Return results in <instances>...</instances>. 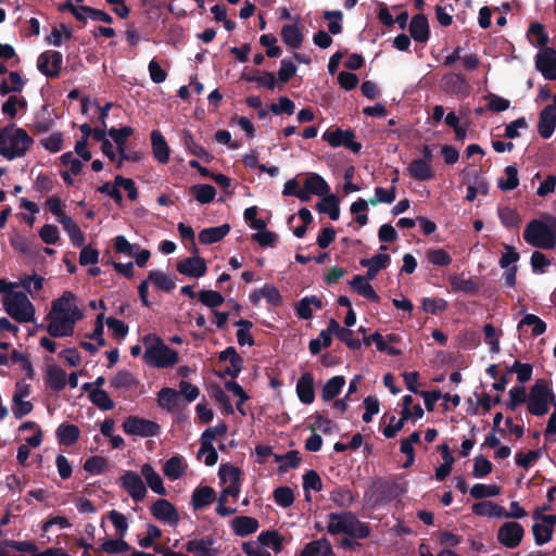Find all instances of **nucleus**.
<instances>
[{
    "instance_id": "55",
    "label": "nucleus",
    "mask_w": 556,
    "mask_h": 556,
    "mask_svg": "<svg viewBox=\"0 0 556 556\" xmlns=\"http://www.w3.org/2000/svg\"><path fill=\"white\" fill-rule=\"evenodd\" d=\"M137 384V380L129 371H119L111 380V386L115 389L129 390Z\"/></svg>"
},
{
    "instance_id": "57",
    "label": "nucleus",
    "mask_w": 556,
    "mask_h": 556,
    "mask_svg": "<svg viewBox=\"0 0 556 556\" xmlns=\"http://www.w3.org/2000/svg\"><path fill=\"white\" fill-rule=\"evenodd\" d=\"M532 326V334L538 337L545 332L546 324L533 314H527L521 321L518 324V329H521L523 326Z\"/></svg>"
},
{
    "instance_id": "8",
    "label": "nucleus",
    "mask_w": 556,
    "mask_h": 556,
    "mask_svg": "<svg viewBox=\"0 0 556 556\" xmlns=\"http://www.w3.org/2000/svg\"><path fill=\"white\" fill-rule=\"evenodd\" d=\"M122 427L128 435L150 438L160 433V426L156 422L137 416L127 417Z\"/></svg>"
},
{
    "instance_id": "52",
    "label": "nucleus",
    "mask_w": 556,
    "mask_h": 556,
    "mask_svg": "<svg viewBox=\"0 0 556 556\" xmlns=\"http://www.w3.org/2000/svg\"><path fill=\"white\" fill-rule=\"evenodd\" d=\"M181 140H182V143L185 146V148L193 155L198 156V157H202V159H206L208 160L210 155L208 153L206 152V150L201 147L200 144H198L193 138V136L191 135V132L189 130H184L182 131V135H181Z\"/></svg>"
},
{
    "instance_id": "59",
    "label": "nucleus",
    "mask_w": 556,
    "mask_h": 556,
    "mask_svg": "<svg viewBox=\"0 0 556 556\" xmlns=\"http://www.w3.org/2000/svg\"><path fill=\"white\" fill-rule=\"evenodd\" d=\"M60 11H70L78 21L86 22L89 17L90 7L75 5L73 0H66L64 4L60 5Z\"/></svg>"
},
{
    "instance_id": "42",
    "label": "nucleus",
    "mask_w": 556,
    "mask_h": 556,
    "mask_svg": "<svg viewBox=\"0 0 556 556\" xmlns=\"http://www.w3.org/2000/svg\"><path fill=\"white\" fill-rule=\"evenodd\" d=\"M215 498V491L211 486L195 489L192 494V505L195 509L210 505Z\"/></svg>"
},
{
    "instance_id": "44",
    "label": "nucleus",
    "mask_w": 556,
    "mask_h": 556,
    "mask_svg": "<svg viewBox=\"0 0 556 556\" xmlns=\"http://www.w3.org/2000/svg\"><path fill=\"white\" fill-rule=\"evenodd\" d=\"M321 308V301L316 296H306L302 299L298 305V315L300 318L308 319L314 311Z\"/></svg>"
},
{
    "instance_id": "29",
    "label": "nucleus",
    "mask_w": 556,
    "mask_h": 556,
    "mask_svg": "<svg viewBox=\"0 0 556 556\" xmlns=\"http://www.w3.org/2000/svg\"><path fill=\"white\" fill-rule=\"evenodd\" d=\"M332 553V546L326 538L312 541L305 545L302 556H329Z\"/></svg>"
},
{
    "instance_id": "7",
    "label": "nucleus",
    "mask_w": 556,
    "mask_h": 556,
    "mask_svg": "<svg viewBox=\"0 0 556 556\" xmlns=\"http://www.w3.org/2000/svg\"><path fill=\"white\" fill-rule=\"evenodd\" d=\"M555 400L553 390L545 380L539 379L531 387L527 407L530 414L534 416H543L549 409V404Z\"/></svg>"
},
{
    "instance_id": "28",
    "label": "nucleus",
    "mask_w": 556,
    "mask_h": 556,
    "mask_svg": "<svg viewBox=\"0 0 556 556\" xmlns=\"http://www.w3.org/2000/svg\"><path fill=\"white\" fill-rule=\"evenodd\" d=\"M230 231V226L224 224L217 227L205 228L199 233V240L203 244H212L220 241Z\"/></svg>"
},
{
    "instance_id": "22",
    "label": "nucleus",
    "mask_w": 556,
    "mask_h": 556,
    "mask_svg": "<svg viewBox=\"0 0 556 556\" xmlns=\"http://www.w3.org/2000/svg\"><path fill=\"white\" fill-rule=\"evenodd\" d=\"M151 144L154 157L162 164L169 161V147L159 130L151 132Z\"/></svg>"
},
{
    "instance_id": "54",
    "label": "nucleus",
    "mask_w": 556,
    "mask_h": 556,
    "mask_svg": "<svg viewBox=\"0 0 556 556\" xmlns=\"http://www.w3.org/2000/svg\"><path fill=\"white\" fill-rule=\"evenodd\" d=\"M497 215H498L501 223L507 228L518 226L521 220L518 212L515 208L509 207V206L498 207Z\"/></svg>"
},
{
    "instance_id": "36",
    "label": "nucleus",
    "mask_w": 556,
    "mask_h": 556,
    "mask_svg": "<svg viewBox=\"0 0 556 556\" xmlns=\"http://www.w3.org/2000/svg\"><path fill=\"white\" fill-rule=\"evenodd\" d=\"M266 549L271 548L275 553H280L282 549L283 536L277 531H263L256 539Z\"/></svg>"
},
{
    "instance_id": "19",
    "label": "nucleus",
    "mask_w": 556,
    "mask_h": 556,
    "mask_svg": "<svg viewBox=\"0 0 556 556\" xmlns=\"http://www.w3.org/2000/svg\"><path fill=\"white\" fill-rule=\"evenodd\" d=\"M556 128V113L551 105L545 106L539 117L538 130L542 138H549Z\"/></svg>"
},
{
    "instance_id": "61",
    "label": "nucleus",
    "mask_w": 556,
    "mask_h": 556,
    "mask_svg": "<svg viewBox=\"0 0 556 556\" xmlns=\"http://www.w3.org/2000/svg\"><path fill=\"white\" fill-rule=\"evenodd\" d=\"M218 476L223 484L240 482V470L230 464L222 465L218 470Z\"/></svg>"
},
{
    "instance_id": "16",
    "label": "nucleus",
    "mask_w": 556,
    "mask_h": 556,
    "mask_svg": "<svg viewBox=\"0 0 556 556\" xmlns=\"http://www.w3.org/2000/svg\"><path fill=\"white\" fill-rule=\"evenodd\" d=\"M185 548L195 556H216L219 552L212 536L189 540Z\"/></svg>"
},
{
    "instance_id": "62",
    "label": "nucleus",
    "mask_w": 556,
    "mask_h": 556,
    "mask_svg": "<svg viewBox=\"0 0 556 556\" xmlns=\"http://www.w3.org/2000/svg\"><path fill=\"white\" fill-rule=\"evenodd\" d=\"M192 191L197 201L202 204L211 203L216 195V190L211 185L194 186Z\"/></svg>"
},
{
    "instance_id": "20",
    "label": "nucleus",
    "mask_w": 556,
    "mask_h": 556,
    "mask_svg": "<svg viewBox=\"0 0 556 556\" xmlns=\"http://www.w3.org/2000/svg\"><path fill=\"white\" fill-rule=\"evenodd\" d=\"M55 118L53 110L45 104L36 112L31 127L38 132H46L54 125Z\"/></svg>"
},
{
    "instance_id": "58",
    "label": "nucleus",
    "mask_w": 556,
    "mask_h": 556,
    "mask_svg": "<svg viewBox=\"0 0 556 556\" xmlns=\"http://www.w3.org/2000/svg\"><path fill=\"white\" fill-rule=\"evenodd\" d=\"M101 549L108 554H121L128 552L130 547L128 543L124 541V538L119 536L118 539L105 540L101 545Z\"/></svg>"
},
{
    "instance_id": "53",
    "label": "nucleus",
    "mask_w": 556,
    "mask_h": 556,
    "mask_svg": "<svg viewBox=\"0 0 556 556\" xmlns=\"http://www.w3.org/2000/svg\"><path fill=\"white\" fill-rule=\"evenodd\" d=\"M72 35V30L65 24H60L52 28L50 35L47 37V41L49 45L60 47L63 40L70 39Z\"/></svg>"
},
{
    "instance_id": "4",
    "label": "nucleus",
    "mask_w": 556,
    "mask_h": 556,
    "mask_svg": "<svg viewBox=\"0 0 556 556\" xmlns=\"http://www.w3.org/2000/svg\"><path fill=\"white\" fill-rule=\"evenodd\" d=\"M146 348L143 361L156 368H167L176 365L179 361L178 353L167 346L161 338L155 334H148L143 338Z\"/></svg>"
},
{
    "instance_id": "11",
    "label": "nucleus",
    "mask_w": 556,
    "mask_h": 556,
    "mask_svg": "<svg viewBox=\"0 0 556 556\" xmlns=\"http://www.w3.org/2000/svg\"><path fill=\"white\" fill-rule=\"evenodd\" d=\"M63 56L61 52L48 50L37 59L38 71L47 77H58L62 70Z\"/></svg>"
},
{
    "instance_id": "30",
    "label": "nucleus",
    "mask_w": 556,
    "mask_h": 556,
    "mask_svg": "<svg viewBox=\"0 0 556 556\" xmlns=\"http://www.w3.org/2000/svg\"><path fill=\"white\" fill-rule=\"evenodd\" d=\"M220 361L229 362L230 366L226 368V374L237 377L242 369V358L233 348H227L219 355Z\"/></svg>"
},
{
    "instance_id": "32",
    "label": "nucleus",
    "mask_w": 556,
    "mask_h": 556,
    "mask_svg": "<svg viewBox=\"0 0 556 556\" xmlns=\"http://www.w3.org/2000/svg\"><path fill=\"white\" fill-rule=\"evenodd\" d=\"M304 187H306V189L313 194L319 197L326 195L330 190L327 181L315 173H309L307 175L306 179L304 180Z\"/></svg>"
},
{
    "instance_id": "23",
    "label": "nucleus",
    "mask_w": 556,
    "mask_h": 556,
    "mask_svg": "<svg viewBox=\"0 0 556 556\" xmlns=\"http://www.w3.org/2000/svg\"><path fill=\"white\" fill-rule=\"evenodd\" d=\"M407 175L416 180H430L434 176L433 168L427 161L414 160L406 168Z\"/></svg>"
},
{
    "instance_id": "6",
    "label": "nucleus",
    "mask_w": 556,
    "mask_h": 556,
    "mask_svg": "<svg viewBox=\"0 0 556 556\" xmlns=\"http://www.w3.org/2000/svg\"><path fill=\"white\" fill-rule=\"evenodd\" d=\"M2 304L5 312L17 323L24 324L34 320L35 306L24 292L10 293L4 295Z\"/></svg>"
},
{
    "instance_id": "2",
    "label": "nucleus",
    "mask_w": 556,
    "mask_h": 556,
    "mask_svg": "<svg viewBox=\"0 0 556 556\" xmlns=\"http://www.w3.org/2000/svg\"><path fill=\"white\" fill-rule=\"evenodd\" d=\"M33 144L34 139L16 124L0 128V155L5 160L13 161L25 156Z\"/></svg>"
},
{
    "instance_id": "10",
    "label": "nucleus",
    "mask_w": 556,
    "mask_h": 556,
    "mask_svg": "<svg viewBox=\"0 0 556 556\" xmlns=\"http://www.w3.org/2000/svg\"><path fill=\"white\" fill-rule=\"evenodd\" d=\"M354 131L350 129H328L323 135V139L327 141L331 147L338 148L343 146L346 149L351 150L352 152L357 153L361 151L362 144L359 142L354 141Z\"/></svg>"
},
{
    "instance_id": "49",
    "label": "nucleus",
    "mask_w": 556,
    "mask_h": 556,
    "mask_svg": "<svg viewBox=\"0 0 556 556\" xmlns=\"http://www.w3.org/2000/svg\"><path fill=\"white\" fill-rule=\"evenodd\" d=\"M519 185L518 170L515 166L509 165L504 170V176L498 179V187L503 191H510Z\"/></svg>"
},
{
    "instance_id": "40",
    "label": "nucleus",
    "mask_w": 556,
    "mask_h": 556,
    "mask_svg": "<svg viewBox=\"0 0 556 556\" xmlns=\"http://www.w3.org/2000/svg\"><path fill=\"white\" fill-rule=\"evenodd\" d=\"M472 511L478 516L488 517H504V515H506L504 507L492 502L477 503L472 506Z\"/></svg>"
},
{
    "instance_id": "33",
    "label": "nucleus",
    "mask_w": 556,
    "mask_h": 556,
    "mask_svg": "<svg viewBox=\"0 0 556 556\" xmlns=\"http://www.w3.org/2000/svg\"><path fill=\"white\" fill-rule=\"evenodd\" d=\"M345 386L343 376H334L330 378L323 387L321 399L326 402L333 400Z\"/></svg>"
},
{
    "instance_id": "18",
    "label": "nucleus",
    "mask_w": 556,
    "mask_h": 556,
    "mask_svg": "<svg viewBox=\"0 0 556 556\" xmlns=\"http://www.w3.org/2000/svg\"><path fill=\"white\" fill-rule=\"evenodd\" d=\"M441 86L446 92L457 96H465L469 90V86L465 78L459 74L454 73L443 76Z\"/></svg>"
},
{
    "instance_id": "5",
    "label": "nucleus",
    "mask_w": 556,
    "mask_h": 556,
    "mask_svg": "<svg viewBox=\"0 0 556 556\" xmlns=\"http://www.w3.org/2000/svg\"><path fill=\"white\" fill-rule=\"evenodd\" d=\"M327 531L332 534H346L354 539H365L369 535V528L359 521L352 513H331Z\"/></svg>"
},
{
    "instance_id": "45",
    "label": "nucleus",
    "mask_w": 556,
    "mask_h": 556,
    "mask_svg": "<svg viewBox=\"0 0 556 556\" xmlns=\"http://www.w3.org/2000/svg\"><path fill=\"white\" fill-rule=\"evenodd\" d=\"M134 129L129 126L122 127L119 129L111 128L109 130L110 137L114 140V142L117 146V152L118 154H122L123 157H127L126 151H125V143L126 139L132 135Z\"/></svg>"
},
{
    "instance_id": "24",
    "label": "nucleus",
    "mask_w": 556,
    "mask_h": 556,
    "mask_svg": "<svg viewBox=\"0 0 556 556\" xmlns=\"http://www.w3.org/2000/svg\"><path fill=\"white\" fill-rule=\"evenodd\" d=\"M187 469L184 457L176 455L167 459L163 466L164 475L172 481L181 478Z\"/></svg>"
},
{
    "instance_id": "64",
    "label": "nucleus",
    "mask_w": 556,
    "mask_h": 556,
    "mask_svg": "<svg viewBox=\"0 0 556 556\" xmlns=\"http://www.w3.org/2000/svg\"><path fill=\"white\" fill-rule=\"evenodd\" d=\"M45 282V278L37 275H26L21 278L20 285L25 289L27 293L33 295L34 292H37L42 289Z\"/></svg>"
},
{
    "instance_id": "43",
    "label": "nucleus",
    "mask_w": 556,
    "mask_h": 556,
    "mask_svg": "<svg viewBox=\"0 0 556 556\" xmlns=\"http://www.w3.org/2000/svg\"><path fill=\"white\" fill-rule=\"evenodd\" d=\"M66 374L59 366H50L47 370V383L53 390H62L66 386Z\"/></svg>"
},
{
    "instance_id": "60",
    "label": "nucleus",
    "mask_w": 556,
    "mask_h": 556,
    "mask_svg": "<svg viewBox=\"0 0 556 556\" xmlns=\"http://www.w3.org/2000/svg\"><path fill=\"white\" fill-rule=\"evenodd\" d=\"M330 500L338 507H349L353 503L354 497H353L352 492L349 489L338 488L331 492Z\"/></svg>"
},
{
    "instance_id": "41",
    "label": "nucleus",
    "mask_w": 556,
    "mask_h": 556,
    "mask_svg": "<svg viewBox=\"0 0 556 556\" xmlns=\"http://www.w3.org/2000/svg\"><path fill=\"white\" fill-rule=\"evenodd\" d=\"M317 208L320 213L328 214L332 220H337L340 216L339 200L334 194L325 195Z\"/></svg>"
},
{
    "instance_id": "13",
    "label": "nucleus",
    "mask_w": 556,
    "mask_h": 556,
    "mask_svg": "<svg viewBox=\"0 0 556 556\" xmlns=\"http://www.w3.org/2000/svg\"><path fill=\"white\" fill-rule=\"evenodd\" d=\"M523 534L525 531L521 525L508 521L498 529L497 539L504 546L514 548L520 544Z\"/></svg>"
},
{
    "instance_id": "27",
    "label": "nucleus",
    "mask_w": 556,
    "mask_h": 556,
    "mask_svg": "<svg viewBox=\"0 0 556 556\" xmlns=\"http://www.w3.org/2000/svg\"><path fill=\"white\" fill-rule=\"evenodd\" d=\"M231 528L237 535L245 536L258 529V521L250 516L236 517L231 521Z\"/></svg>"
},
{
    "instance_id": "48",
    "label": "nucleus",
    "mask_w": 556,
    "mask_h": 556,
    "mask_svg": "<svg viewBox=\"0 0 556 556\" xmlns=\"http://www.w3.org/2000/svg\"><path fill=\"white\" fill-rule=\"evenodd\" d=\"M178 391L172 388H163L157 395V403L167 410L174 409L178 405Z\"/></svg>"
},
{
    "instance_id": "34",
    "label": "nucleus",
    "mask_w": 556,
    "mask_h": 556,
    "mask_svg": "<svg viewBox=\"0 0 556 556\" xmlns=\"http://www.w3.org/2000/svg\"><path fill=\"white\" fill-rule=\"evenodd\" d=\"M25 80L17 72H11L0 85V93L2 96L8 93L21 92L24 89Z\"/></svg>"
},
{
    "instance_id": "3",
    "label": "nucleus",
    "mask_w": 556,
    "mask_h": 556,
    "mask_svg": "<svg viewBox=\"0 0 556 556\" xmlns=\"http://www.w3.org/2000/svg\"><path fill=\"white\" fill-rule=\"evenodd\" d=\"M523 240L538 249H554L556 247V218L544 215L540 219H532L523 230Z\"/></svg>"
},
{
    "instance_id": "50",
    "label": "nucleus",
    "mask_w": 556,
    "mask_h": 556,
    "mask_svg": "<svg viewBox=\"0 0 556 556\" xmlns=\"http://www.w3.org/2000/svg\"><path fill=\"white\" fill-rule=\"evenodd\" d=\"M401 418L396 419L395 416H392L390 418L389 425H387L383 429V435L388 439L394 438L397 432H400L406 420L410 419L413 417L412 413L401 412Z\"/></svg>"
},
{
    "instance_id": "15",
    "label": "nucleus",
    "mask_w": 556,
    "mask_h": 556,
    "mask_svg": "<svg viewBox=\"0 0 556 556\" xmlns=\"http://www.w3.org/2000/svg\"><path fill=\"white\" fill-rule=\"evenodd\" d=\"M151 513L157 520L170 527H176L179 522L176 508L166 500H157L152 505Z\"/></svg>"
},
{
    "instance_id": "39",
    "label": "nucleus",
    "mask_w": 556,
    "mask_h": 556,
    "mask_svg": "<svg viewBox=\"0 0 556 556\" xmlns=\"http://www.w3.org/2000/svg\"><path fill=\"white\" fill-rule=\"evenodd\" d=\"M283 42L291 48H300L303 41V34L296 25H285L281 29Z\"/></svg>"
},
{
    "instance_id": "17",
    "label": "nucleus",
    "mask_w": 556,
    "mask_h": 556,
    "mask_svg": "<svg viewBox=\"0 0 556 556\" xmlns=\"http://www.w3.org/2000/svg\"><path fill=\"white\" fill-rule=\"evenodd\" d=\"M177 270L185 276L192 278H200L204 276L207 270L206 262L204 258L195 255L188 257L177 263Z\"/></svg>"
},
{
    "instance_id": "46",
    "label": "nucleus",
    "mask_w": 556,
    "mask_h": 556,
    "mask_svg": "<svg viewBox=\"0 0 556 556\" xmlns=\"http://www.w3.org/2000/svg\"><path fill=\"white\" fill-rule=\"evenodd\" d=\"M149 281H151L155 288L161 291H170L175 287L174 279L160 270H152L148 276Z\"/></svg>"
},
{
    "instance_id": "51",
    "label": "nucleus",
    "mask_w": 556,
    "mask_h": 556,
    "mask_svg": "<svg viewBox=\"0 0 556 556\" xmlns=\"http://www.w3.org/2000/svg\"><path fill=\"white\" fill-rule=\"evenodd\" d=\"M262 298L266 299L270 304L277 305L281 301L278 289L274 286L266 285L252 294V301L257 303Z\"/></svg>"
},
{
    "instance_id": "56",
    "label": "nucleus",
    "mask_w": 556,
    "mask_h": 556,
    "mask_svg": "<svg viewBox=\"0 0 556 556\" xmlns=\"http://www.w3.org/2000/svg\"><path fill=\"white\" fill-rule=\"evenodd\" d=\"M500 492L501 489L496 484L477 483L470 489V495L475 498L493 497Z\"/></svg>"
},
{
    "instance_id": "38",
    "label": "nucleus",
    "mask_w": 556,
    "mask_h": 556,
    "mask_svg": "<svg viewBox=\"0 0 556 556\" xmlns=\"http://www.w3.org/2000/svg\"><path fill=\"white\" fill-rule=\"evenodd\" d=\"M60 224L63 226V229L66 231L74 245L78 248L84 245L85 236L71 216L63 217Z\"/></svg>"
},
{
    "instance_id": "21",
    "label": "nucleus",
    "mask_w": 556,
    "mask_h": 556,
    "mask_svg": "<svg viewBox=\"0 0 556 556\" xmlns=\"http://www.w3.org/2000/svg\"><path fill=\"white\" fill-rule=\"evenodd\" d=\"M314 379L309 372L303 374L296 382V394L304 404H311L315 400Z\"/></svg>"
},
{
    "instance_id": "63",
    "label": "nucleus",
    "mask_w": 556,
    "mask_h": 556,
    "mask_svg": "<svg viewBox=\"0 0 556 556\" xmlns=\"http://www.w3.org/2000/svg\"><path fill=\"white\" fill-rule=\"evenodd\" d=\"M274 500L283 508L290 507L294 502L293 491L289 486H279L274 491Z\"/></svg>"
},
{
    "instance_id": "9",
    "label": "nucleus",
    "mask_w": 556,
    "mask_h": 556,
    "mask_svg": "<svg viewBox=\"0 0 556 556\" xmlns=\"http://www.w3.org/2000/svg\"><path fill=\"white\" fill-rule=\"evenodd\" d=\"M31 387L24 380L15 383L14 393L12 396V413L15 418L20 419L31 413L34 405L28 397L30 395Z\"/></svg>"
},
{
    "instance_id": "47",
    "label": "nucleus",
    "mask_w": 556,
    "mask_h": 556,
    "mask_svg": "<svg viewBox=\"0 0 556 556\" xmlns=\"http://www.w3.org/2000/svg\"><path fill=\"white\" fill-rule=\"evenodd\" d=\"M450 282L453 290L462 291L469 294L476 293L479 289L478 283L475 280L470 278H465L462 275L452 276L450 278Z\"/></svg>"
},
{
    "instance_id": "31",
    "label": "nucleus",
    "mask_w": 556,
    "mask_h": 556,
    "mask_svg": "<svg viewBox=\"0 0 556 556\" xmlns=\"http://www.w3.org/2000/svg\"><path fill=\"white\" fill-rule=\"evenodd\" d=\"M409 33L416 41H426L429 36L427 18L424 15L414 16L409 25Z\"/></svg>"
},
{
    "instance_id": "12",
    "label": "nucleus",
    "mask_w": 556,
    "mask_h": 556,
    "mask_svg": "<svg viewBox=\"0 0 556 556\" xmlns=\"http://www.w3.org/2000/svg\"><path fill=\"white\" fill-rule=\"evenodd\" d=\"M535 67L545 79L556 80V50L541 48L535 56Z\"/></svg>"
},
{
    "instance_id": "25",
    "label": "nucleus",
    "mask_w": 556,
    "mask_h": 556,
    "mask_svg": "<svg viewBox=\"0 0 556 556\" xmlns=\"http://www.w3.org/2000/svg\"><path fill=\"white\" fill-rule=\"evenodd\" d=\"M141 475L144 478L149 488L159 495H165L166 489L159 472L150 464H144L141 467Z\"/></svg>"
},
{
    "instance_id": "35",
    "label": "nucleus",
    "mask_w": 556,
    "mask_h": 556,
    "mask_svg": "<svg viewBox=\"0 0 556 556\" xmlns=\"http://www.w3.org/2000/svg\"><path fill=\"white\" fill-rule=\"evenodd\" d=\"M352 289L356 291L362 296L377 302L379 301V296L369 283L368 279H366L363 276H356L354 279L350 282Z\"/></svg>"
},
{
    "instance_id": "37",
    "label": "nucleus",
    "mask_w": 556,
    "mask_h": 556,
    "mask_svg": "<svg viewBox=\"0 0 556 556\" xmlns=\"http://www.w3.org/2000/svg\"><path fill=\"white\" fill-rule=\"evenodd\" d=\"M79 429L75 425L62 424L56 429V438L61 444L72 445L79 438Z\"/></svg>"
},
{
    "instance_id": "14",
    "label": "nucleus",
    "mask_w": 556,
    "mask_h": 556,
    "mask_svg": "<svg viewBox=\"0 0 556 556\" xmlns=\"http://www.w3.org/2000/svg\"><path fill=\"white\" fill-rule=\"evenodd\" d=\"M123 488L128 492L134 501H141L147 495V488L141 477L135 471H126L121 477Z\"/></svg>"
},
{
    "instance_id": "1",
    "label": "nucleus",
    "mask_w": 556,
    "mask_h": 556,
    "mask_svg": "<svg viewBox=\"0 0 556 556\" xmlns=\"http://www.w3.org/2000/svg\"><path fill=\"white\" fill-rule=\"evenodd\" d=\"M83 318L84 311L78 304L77 296L72 291H65L51 303V311L47 316V331L55 338L70 337L76 323Z\"/></svg>"
},
{
    "instance_id": "26",
    "label": "nucleus",
    "mask_w": 556,
    "mask_h": 556,
    "mask_svg": "<svg viewBox=\"0 0 556 556\" xmlns=\"http://www.w3.org/2000/svg\"><path fill=\"white\" fill-rule=\"evenodd\" d=\"M27 100L22 96H10L1 105V112L9 118H15L18 112L27 109Z\"/></svg>"
}]
</instances>
